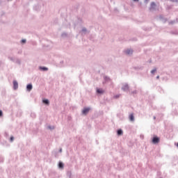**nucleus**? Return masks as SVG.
Masks as SVG:
<instances>
[{"label": "nucleus", "instance_id": "2", "mask_svg": "<svg viewBox=\"0 0 178 178\" xmlns=\"http://www.w3.org/2000/svg\"><path fill=\"white\" fill-rule=\"evenodd\" d=\"M19 88V83H17V81H13V88L14 90H17Z\"/></svg>", "mask_w": 178, "mask_h": 178}, {"label": "nucleus", "instance_id": "20", "mask_svg": "<svg viewBox=\"0 0 178 178\" xmlns=\"http://www.w3.org/2000/svg\"><path fill=\"white\" fill-rule=\"evenodd\" d=\"M134 1H138V0H134Z\"/></svg>", "mask_w": 178, "mask_h": 178}, {"label": "nucleus", "instance_id": "1", "mask_svg": "<svg viewBox=\"0 0 178 178\" xmlns=\"http://www.w3.org/2000/svg\"><path fill=\"white\" fill-rule=\"evenodd\" d=\"M152 143L153 144H158V143H159V138L154 136L152 139Z\"/></svg>", "mask_w": 178, "mask_h": 178}, {"label": "nucleus", "instance_id": "4", "mask_svg": "<svg viewBox=\"0 0 178 178\" xmlns=\"http://www.w3.org/2000/svg\"><path fill=\"white\" fill-rule=\"evenodd\" d=\"M122 90H123L124 91H127V90H129V85L124 84V85L122 86Z\"/></svg>", "mask_w": 178, "mask_h": 178}, {"label": "nucleus", "instance_id": "21", "mask_svg": "<svg viewBox=\"0 0 178 178\" xmlns=\"http://www.w3.org/2000/svg\"><path fill=\"white\" fill-rule=\"evenodd\" d=\"M145 1H148V0H145Z\"/></svg>", "mask_w": 178, "mask_h": 178}, {"label": "nucleus", "instance_id": "17", "mask_svg": "<svg viewBox=\"0 0 178 178\" xmlns=\"http://www.w3.org/2000/svg\"><path fill=\"white\" fill-rule=\"evenodd\" d=\"M2 115H3L2 111L0 110V116H2Z\"/></svg>", "mask_w": 178, "mask_h": 178}, {"label": "nucleus", "instance_id": "3", "mask_svg": "<svg viewBox=\"0 0 178 178\" xmlns=\"http://www.w3.org/2000/svg\"><path fill=\"white\" fill-rule=\"evenodd\" d=\"M90 112V108H83L82 113L83 115H87V113H88Z\"/></svg>", "mask_w": 178, "mask_h": 178}, {"label": "nucleus", "instance_id": "11", "mask_svg": "<svg viewBox=\"0 0 178 178\" xmlns=\"http://www.w3.org/2000/svg\"><path fill=\"white\" fill-rule=\"evenodd\" d=\"M43 103H44V104H46L47 105H49V100H48V99H44V100H43Z\"/></svg>", "mask_w": 178, "mask_h": 178}, {"label": "nucleus", "instance_id": "18", "mask_svg": "<svg viewBox=\"0 0 178 178\" xmlns=\"http://www.w3.org/2000/svg\"><path fill=\"white\" fill-rule=\"evenodd\" d=\"M175 145H177V148H178V143H175Z\"/></svg>", "mask_w": 178, "mask_h": 178}, {"label": "nucleus", "instance_id": "5", "mask_svg": "<svg viewBox=\"0 0 178 178\" xmlns=\"http://www.w3.org/2000/svg\"><path fill=\"white\" fill-rule=\"evenodd\" d=\"M129 120H131V122H134V114L131 113L129 115Z\"/></svg>", "mask_w": 178, "mask_h": 178}, {"label": "nucleus", "instance_id": "13", "mask_svg": "<svg viewBox=\"0 0 178 178\" xmlns=\"http://www.w3.org/2000/svg\"><path fill=\"white\" fill-rule=\"evenodd\" d=\"M155 72H156V69H154L151 71L152 74H154Z\"/></svg>", "mask_w": 178, "mask_h": 178}, {"label": "nucleus", "instance_id": "16", "mask_svg": "<svg viewBox=\"0 0 178 178\" xmlns=\"http://www.w3.org/2000/svg\"><path fill=\"white\" fill-rule=\"evenodd\" d=\"M22 42H23V44H24L26 42V40H22Z\"/></svg>", "mask_w": 178, "mask_h": 178}, {"label": "nucleus", "instance_id": "9", "mask_svg": "<svg viewBox=\"0 0 178 178\" xmlns=\"http://www.w3.org/2000/svg\"><path fill=\"white\" fill-rule=\"evenodd\" d=\"M97 92H98V94H104V90L102 89H97Z\"/></svg>", "mask_w": 178, "mask_h": 178}, {"label": "nucleus", "instance_id": "12", "mask_svg": "<svg viewBox=\"0 0 178 178\" xmlns=\"http://www.w3.org/2000/svg\"><path fill=\"white\" fill-rule=\"evenodd\" d=\"M58 166H59L60 168L62 169L63 168V163L60 162L59 164H58Z\"/></svg>", "mask_w": 178, "mask_h": 178}, {"label": "nucleus", "instance_id": "15", "mask_svg": "<svg viewBox=\"0 0 178 178\" xmlns=\"http://www.w3.org/2000/svg\"><path fill=\"white\" fill-rule=\"evenodd\" d=\"M42 70H48V68H47V67H42Z\"/></svg>", "mask_w": 178, "mask_h": 178}, {"label": "nucleus", "instance_id": "10", "mask_svg": "<svg viewBox=\"0 0 178 178\" xmlns=\"http://www.w3.org/2000/svg\"><path fill=\"white\" fill-rule=\"evenodd\" d=\"M122 134H123V131H122V129H119L118 131V136H122Z\"/></svg>", "mask_w": 178, "mask_h": 178}, {"label": "nucleus", "instance_id": "6", "mask_svg": "<svg viewBox=\"0 0 178 178\" xmlns=\"http://www.w3.org/2000/svg\"><path fill=\"white\" fill-rule=\"evenodd\" d=\"M26 88H27L28 91H31V90H33V85H31V84L27 85Z\"/></svg>", "mask_w": 178, "mask_h": 178}, {"label": "nucleus", "instance_id": "19", "mask_svg": "<svg viewBox=\"0 0 178 178\" xmlns=\"http://www.w3.org/2000/svg\"><path fill=\"white\" fill-rule=\"evenodd\" d=\"M156 79H159V76H156Z\"/></svg>", "mask_w": 178, "mask_h": 178}, {"label": "nucleus", "instance_id": "14", "mask_svg": "<svg viewBox=\"0 0 178 178\" xmlns=\"http://www.w3.org/2000/svg\"><path fill=\"white\" fill-rule=\"evenodd\" d=\"M13 140H15V138L13 136H11L10 137V141L12 142V141H13Z\"/></svg>", "mask_w": 178, "mask_h": 178}, {"label": "nucleus", "instance_id": "8", "mask_svg": "<svg viewBox=\"0 0 178 178\" xmlns=\"http://www.w3.org/2000/svg\"><path fill=\"white\" fill-rule=\"evenodd\" d=\"M125 54L127 55H131V54H133V50L128 49V50L125 51Z\"/></svg>", "mask_w": 178, "mask_h": 178}, {"label": "nucleus", "instance_id": "7", "mask_svg": "<svg viewBox=\"0 0 178 178\" xmlns=\"http://www.w3.org/2000/svg\"><path fill=\"white\" fill-rule=\"evenodd\" d=\"M156 4L154 2L151 3L150 10L155 9Z\"/></svg>", "mask_w": 178, "mask_h": 178}]
</instances>
